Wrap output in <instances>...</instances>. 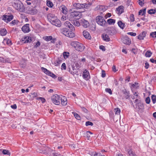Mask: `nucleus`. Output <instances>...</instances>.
Instances as JSON below:
<instances>
[{"mask_svg":"<svg viewBox=\"0 0 156 156\" xmlns=\"http://www.w3.org/2000/svg\"><path fill=\"white\" fill-rule=\"evenodd\" d=\"M2 153L4 154H7L9 155L10 154V153L9 151L5 149H4L3 150Z\"/></svg>","mask_w":156,"mask_h":156,"instance_id":"obj_42","label":"nucleus"},{"mask_svg":"<svg viewBox=\"0 0 156 156\" xmlns=\"http://www.w3.org/2000/svg\"><path fill=\"white\" fill-rule=\"evenodd\" d=\"M85 125L86 126H92L93 125V123L91 122L88 121L86 122Z\"/></svg>","mask_w":156,"mask_h":156,"instance_id":"obj_45","label":"nucleus"},{"mask_svg":"<svg viewBox=\"0 0 156 156\" xmlns=\"http://www.w3.org/2000/svg\"><path fill=\"white\" fill-rule=\"evenodd\" d=\"M61 98L57 94H55L53 95L51 98V100L53 103L57 105H59L60 103Z\"/></svg>","mask_w":156,"mask_h":156,"instance_id":"obj_5","label":"nucleus"},{"mask_svg":"<svg viewBox=\"0 0 156 156\" xmlns=\"http://www.w3.org/2000/svg\"><path fill=\"white\" fill-rule=\"evenodd\" d=\"M83 4L79 3H73V5L75 9H80L83 8Z\"/></svg>","mask_w":156,"mask_h":156,"instance_id":"obj_15","label":"nucleus"},{"mask_svg":"<svg viewBox=\"0 0 156 156\" xmlns=\"http://www.w3.org/2000/svg\"><path fill=\"white\" fill-rule=\"evenodd\" d=\"M62 62V61L59 58H58L56 60V63H55V66H57L58 65L61 63Z\"/></svg>","mask_w":156,"mask_h":156,"instance_id":"obj_47","label":"nucleus"},{"mask_svg":"<svg viewBox=\"0 0 156 156\" xmlns=\"http://www.w3.org/2000/svg\"><path fill=\"white\" fill-rule=\"evenodd\" d=\"M105 90L106 92L109 93L110 94H112V92L111 89L107 88L105 89Z\"/></svg>","mask_w":156,"mask_h":156,"instance_id":"obj_48","label":"nucleus"},{"mask_svg":"<svg viewBox=\"0 0 156 156\" xmlns=\"http://www.w3.org/2000/svg\"><path fill=\"white\" fill-rule=\"evenodd\" d=\"M51 23L53 25L58 27H60L61 26V23L60 21L57 18Z\"/></svg>","mask_w":156,"mask_h":156,"instance_id":"obj_16","label":"nucleus"},{"mask_svg":"<svg viewBox=\"0 0 156 156\" xmlns=\"http://www.w3.org/2000/svg\"><path fill=\"white\" fill-rule=\"evenodd\" d=\"M62 98H61L60 101H61L62 105L63 106L66 105L67 103V99L65 96H61Z\"/></svg>","mask_w":156,"mask_h":156,"instance_id":"obj_19","label":"nucleus"},{"mask_svg":"<svg viewBox=\"0 0 156 156\" xmlns=\"http://www.w3.org/2000/svg\"><path fill=\"white\" fill-rule=\"evenodd\" d=\"M72 114L74 115L75 118L76 119L78 120H80V116L77 113H75V112H72Z\"/></svg>","mask_w":156,"mask_h":156,"instance_id":"obj_34","label":"nucleus"},{"mask_svg":"<svg viewBox=\"0 0 156 156\" xmlns=\"http://www.w3.org/2000/svg\"><path fill=\"white\" fill-rule=\"evenodd\" d=\"M118 24L119 27L122 29H123L125 26V24L123 23L121 21H119L118 22Z\"/></svg>","mask_w":156,"mask_h":156,"instance_id":"obj_24","label":"nucleus"},{"mask_svg":"<svg viewBox=\"0 0 156 156\" xmlns=\"http://www.w3.org/2000/svg\"><path fill=\"white\" fill-rule=\"evenodd\" d=\"M130 20L131 22H133L134 21V16L133 14L130 15Z\"/></svg>","mask_w":156,"mask_h":156,"instance_id":"obj_50","label":"nucleus"},{"mask_svg":"<svg viewBox=\"0 0 156 156\" xmlns=\"http://www.w3.org/2000/svg\"><path fill=\"white\" fill-rule=\"evenodd\" d=\"M40 45V42L39 41H37L36 44L34 45V48H37Z\"/></svg>","mask_w":156,"mask_h":156,"instance_id":"obj_58","label":"nucleus"},{"mask_svg":"<svg viewBox=\"0 0 156 156\" xmlns=\"http://www.w3.org/2000/svg\"><path fill=\"white\" fill-rule=\"evenodd\" d=\"M100 154H99L98 153L94 151L91 152L90 154L91 156H99V155H100Z\"/></svg>","mask_w":156,"mask_h":156,"instance_id":"obj_41","label":"nucleus"},{"mask_svg":"<svg viewBox=\"0 0 156 156\" xmlns=\"http://www.w3.org/2000/svg\"><path fill=\"white\" fill-rule=\"evenodd\" d=\"M13 6L16 10L20 12H23L24 10L23 4L19 0L16 1L13 4Z\"/></svg>","mask_w":156,"mask_h":156,"instance_id":"obj_3","label":"nucleus"},{"mask_svg":"<svg viewBox=\"0 0 156 156\" xmlns=\"http://www.w3.org/2000/svg\"><path fill=\"white\" fill-rule=\"evenodd\" d=\"M7 31L5 29H2L0 30V34L2 36H4L7 34Z\"/></svg>","mask_w":156,"mask_h":156,"instance_id":"obj_25","label":"nucleus"},{"mask_svg":"<svg viewBox=\"0 0 156 156\" xmlns=\"http://www.w3.org/2000/svg\"><path fill=\"white\" fill-rule=\"evenodd\" d=\"M11 108L13 109H16L17 108V106L16 104H14L11 106Z\"/></svg>","mask_w":156,"mask_h":156,"instance_id":"obj_64","label":"nucleus"},{"mask_svg":"<svg viewBox=\"0 0 156 156\" xmlns=\"http://www.w3.org/2000/svg\"><path fill=\"white\" fill-rule=\"evenodd\" d=\"M49 74H48V75L52 77V78H55L56 76L54 73L51 72L50 71V73H49Z\"/></svg>","mask_w":156,"mask_h":156,"instance_id":"obj_56","label":"nucleus"},{"mask_svg":"<svg viewBox=\"0 0 156 156\" xmlns=\"http://www.w3.org/2000/svg\"><path fill=\"white\" fill-rule=\"evenodd\" d=\"M137 107L139 109H142L144 108V106L143 104L141 102V101L140 103H138V105L136 106V108Z\"/></svg>","mask_w":156,"mask_h":156,"instance_id":"obj_26","label":"nucleus"},{"mask_svg":"<svg viewBox=\"0 0 156 156\" xmlns=\"http://www.w3.org/2000/svg\"><path fill=\"white\" fill-rule=\"evenodd\" d=\"M93 133L90 131H87L86 134V136L87 137V139L88 140H89L90 139V134H92Z\"/></svg>","mask_w":156,"mask_h":156,"instance_id":"obj_37","label":"nucleus"},{"mask_svg":"<svg viewBox=\"0 0 156 156\" xmlns=\"http://www.w3.org/2000/svg\"><path fill=\"white\" fill-rule=\"evenodd\" d=\"M98 9H99L100 11H103L105 10L104 6L102 5H98L97 7Z\"/></svg>","mask_w":156,"mask_h":156,"instance_id":"obj_36","label":"nucleus"},{"mask_svg":"<svg viewBox=\"0 0 156 156\" xmlns=\"http://www.w3.org/2000/svg\"><path fill=\"white\" fill-rule=\"evenodd\" d=\"M148 12L149 14H154L155 13L156 11L154 9H151L148 10Z\"/></svg>","mask_w":156,"mask_h":156,"instance_id":"obj_44","label":"nucleus"},{"mask_svg":"<svg viewBox=\"0 0 156 156\" xmlns=\"http://www.w3.org/2000/svg\"><path fill=\"white\" fill-rule=\"evenodd\" d=\"M82 111L85 113H87L88 111L84 107H81Z\"/></svg>","mask_w":156,"mask_h":156,"instance_id":"obj_59","label":"nucleus"},{"mask_svg":"<svg viewBox=\"0 0 156 156\" xmlns=\"http://www.w3.org/2000/svg\"><path fill=\"white\" fill-rule=\"evenodd\" d=\"M73 31L69 30V29L66 27L62 28L60 29V31L62 34L71 38L74 37L75 36V33L72 32Z\"/></svg>","mask_w":156,"mask_h":156,"instance_id":"obj_2","label":"nucleus"},{"mask_svg":"<svg viewBox=\"0 0 156 156\" xmlns=\"http://www.w3.org/2000/svg\"><path fill=\"white\" fill-rule=\"evenodd\" d=\"M122 42L125 44L129 45L131 44V41L127 36L123 37L122 39Z\"/></svg>","mask_w":156,"mask_h":156,"instance_id":"obj_10","label":"nucleus"},{"mask_svg":"<svg viewBox=\"0 0 156 156\" xmlns=\"http://www.w3.org/2000/svg\"><path fill=\"white\" fill-rule=\"evenodd\" d=\"M147 32L146 31H143L138 36H137V38L140 40H143L144 38L146 36Z\"/></svg>","mask_w":156,"mask_h":156,"instance_id":"obj_17","label":"nucleus"},{"mask_svg":"<svg viewBox=\"0 0 156 156\" xmlns=\"http://www.w3.org/2000/svg\"><path fill=\"white\" fill-rule=\"evenodd\" d=\"M22 30L24 33L29 32L30 30L29 28V24H26L24 25L22 28Z\"/></svg>","mask_w":156,"mask_h":156,"instance_id":"obj_13","label":"nucleus"},{"mask_svg":"<svg viewBox=\"0 0 156 156\" xmlns=\"http://www.w3.org/2000/svg\"><path fill=\"white\" fill-rule=\"evenodd\" d=\"M109 25L114 24L115 22V20L112 19H109L107 21Z\"/></svg>","mask_w":156,"mask_h":156,"instance_id":"obj_27","label":"nucleus"},{"mask_svg":"<svg viewBox=\"0 0 156 156\" xmlns=\"http://www.w3.org/2000/svg\"><path fill=\"white\" fill-rule=\"evenodd\" d=\"M41 69L45 74L47 75H48L49 74V73H50V71L47 70L46 69L43 67H42L41 68Z\"/></svg>","mask_w":156,"mask_h":156,"instance_id":"obj_33","label":"nucleus"},{"mask_svg":"<svg viewBox=\"0 0 156 156\" xmlns=\"http://www.w3.org/2000/svg\"><path fill=\"white\" fill-rule=\"evenodd\" d=\"M80 23L82 26L85 28L89 26L88 22L84 19H82L80 20Z\"/></svg>","mask_w":156,"mask_h":156,"instance_id":"obj_18","label":"nucleus"},{"mask_svg":"<svg viewBox=\"0 0 156 156\" xmlns=\"http://www.w3.org/2000/svg\"><path fill=\"white\" fill-rule=\"evenodd\" d=\"M151 98L153 103L155 104L156 102V95H152Z\"/></svg>","mask_w":156,"mask_h":156,"instance_id":"obj_38","label":"nucleus"},{"mask_svg":"<svg viewBox=\"0 0 156 156\" xmlns=\"http://www.w3.org/2000/svg\"><path fill=\"white\" fill-rule=\"evenodd\" d=\"M38 98L41 100L43 103L45 102L46 101L45 99L44 98L42 97H39Z\"/></svg>","mask_w":156,"mask_h":156,"instance_id":"obj_62","label":"nucleus"},{"mask_svg":"<svg viewBox=\"0 0 156 156\" xmlns=\"http://www.w3.org/2000/svg\"><path fill=\"white\" fill-rule=\"evenodd\" d=\"M51 151V149L48 148L46 147V149L45 150H44V151H43V153L44 154H48Z\"/></svg>","mask_w":156,"mask_h":156,"instance_id":"obj_39","label":"nucleus"},{"mask_svg":"<svg viewBox=\"0 0 156 156\" xmlns=\"http://www.w3.org/2000/svg\"><path fill=\"white\" fill-rule=\"evenodd\" d=\"M83 78L86 80L90 78V76L89 71L86 69L84 70L83 73Z\"/></svg>","mask_w":156,"mask_h":156,"instance_id":"obj_11","label":"nucleus"},{"mask_svg":"<svg viewBox=\"0 0 156 156\" xmlns=\"http://www.w3.org/2000/svg\"><path fill=\"white\" fill-rule=\"evenodd\" d=\"M138 1H139L138 2H139V5L140 6H142L144 3V0H139Z\"/></svg>","mask_w":156,"mask_h":156,"instance_id":"obj_46","label":"nucleus"},{"mask_svg":"<svg viewBox=\"0 0 156 156\" xmlns=\"http://www.w3.org/2000/svg\"><path fill=\"white\" fill-rule=\"evenodd\" d=\"M150 35L153 37H156V31L151 33Z\"/></svg>","mask_w":156,"mask_h":156,"instance_id":"obj_51","label":"nucleus"},{"mask_svg":"<svg viewBox=\"0 0 156 156\" xmlns=\"http://www.w3.org/2000/svg\"><path fill=\"white\" fill-rule=\"evenodd\" d=\"M64 26L69 28L71 31H75V28L74 26L69 21H66L64 23Z\"/></svg>","mask_w":156,"mask_h":156,"instance_id":"obj_12","label":"nucleus"},{"mask_svg":"<svg viewBox=\"0 0 156 156\" xmlns=\"http://www.w3.org/2000/svg\"><path fill=\"white\" fill-rule=\"evenodd\" d=\"M60 9L61 11L64 14H66L67 13V9L66 6L62 5L61 6Z\"/></svg>","mask_w":156,"mask_h":156,"instance_id":"obj_20","label":"nucleus"},{"mask_svg":"<svg viewBox=\"0 0 156 156\" xmlns=\"http://www.w3.org/2000/svg\"><path fill=\"white\" fill-rule=\"evenodd\" d=\"M61 68L62 69L65 70L66 69V64L64 63L62 64Z\"/></svg>","mask_w":156,"mask_h":156,"instance_id":"obj_55","label":"nucleus"},{"mask_svg":"<svg viewBox=\"0 0 156 156\" xmlns=\"http://www.w3.org/2000/svg\"><path fill=\"white\" fill-rule=\"evenodd\" d=\"M141 101V100L139 99H136L134 101V103H135L136 106L138 105V103H140Z\"/></svg>","mask_w":156,"mask_h":156,"instance_id":"obj_49","label":"nucleus"},{"mask_svg":"<svg viewBox=\"0 0 156 156\" xmlns=\"http://www.w3.org/2000/svg\"><path fill=\"white\" fill-rule=\"evenodd\" d=\"M99 48L103 51H105L106 50L105 47L103 45H100L99 46Z\"/></svg>","mask_w":156,"mask_h":156,"instance_id":"obj_57","label":"nucleus"},{"mask_svg":"<svg viewBox=\"0 0 156 156\" xmlns=\"http://www.w3.org/2000/svg\"><path fill=\"white\" fill-rule=\"evenodd\" d=\"M129 92L126 89H124L122 90V94L121 97L122 98V99H128L130 97Z\"/></svg>","mask_w":156,"mask_h":156,"instance_id":"obj_6","label":"nucleus"},{"mask_svg":"<svg viewBox=\"0 0 156 156\" xmlns=\"http://www.w3.org/2000/svg\"><path fill=\"white\" fill-rule=\"evenodd\" d=\"M152 54V52L150 51H147L146 53L145 56L147 57H150Z\"/></svg>","mask_w":156,"mask_h":156,"instance_id":"obj_35","label":"nucleus"},{"mask_svg":"<svg viewBox=\"0 0 156 156\" xmlns=\"http://www.w3.org/2000/svg\"><path fill=\"white\" fill-rule=\"evenodd\" d=\"M51 36H45L43 37V39L45 41H48L52 39Z\"/></svg>","mask_w":156,"mask_h":156,"instance_id":"obj_30","label":"nucleus"},{"mask_svg":"<svg viewBox=\"0 0 156 156\" xmlns=\"http://www.w3.org/2000/svg\"><path fill=\"white\" fill-rule=\"evenodd\" d=\"M115 112L116 114H119L120 113V110L118 108H116L115 109Z\"/></svg>","mask_w":156,"mask_h":156,"instance_id":"obj_43","label":"nucleus"},{"mask_svg":"<svg viewBox=\"0 0 156 156\" xmlns=\"http://www.w3.org/2000/svg\"><path fill=\"white\" fill-rule=\"evenodd\" d=\"M13 18V16L12 15H4L2 16V19L4 20L5 22L8 23L12 20Z\"/></svg>","mask_w":156,"mask_h":156,"instance_id":"obj_8","label":"nucleus"},{"mask_svg":"<svg viewBox=\"0 0 156 156\" xmlns=\"http://www.w3.org/2000/svg\"><path fill=\"white\" fill-rule=\"evenodd\" d=\"M106 76V74L105 73V71L103 70L102 71V73H101V76L102 77L104 78Z\"/></svg>","mask_w":156,"mask_h":156,"instance_id":"obj_61","label":"nucleus"},{"mask_svg":"<svg viewBox=\"0 0 156 156\" xmlns=\"http://www.w3.org/2000/svg\"><path fill=\"white\" fill-rule=\"evenodd\" d=\"M145 101L147 104H149L150 103L151 100L149 97H147L146 98Z\"/></svg>","mask_w":156,"mask_h":156,"instance_id":"obj_52","label":"nucleus"},{"mask_svg":"<svg viewBox=\"0 0 156 156\" xmlns=\"http://www.w3.org/2000/svg\"><path fill=\"white\" fill-rule=\"evenodd\" d=\"M47 18L51 23L57 18V17L55 16L54 14L51 13L48 14L47 16Z\"/></svg>","mask_w":156,"mask_h":156,"instance_id":"obj_9","label":"nucleus"},{"mask_svg":"<svg viewBox=\"0 0 156 156\" xmlns=\"http://www.w3.org/2000/svg\"><path fill=\"white\" fill-rule=\"evenodd\" d=\"M116 11L118 12V14L120 15L124 12L123 7L120 5L116 8Z\"/></svg>","mask_w":156,"mask_h":156,"instance_id":"obj_22","label":"nucleus"},{"mask_svg":"<svg viewBox=\"0 0 156 156\" xmlns=\"http://www.w3.org/2000/svg\"><path fill=\"white\" fill-rule=\"evenodd\" d=\"M83 4V8L87 9L91 6L92 4L91 3H84Z\"/></svg>","mask_w":156,"mask_h":156,"instance_id":"obj_31","label":"nucleus"},{"mask_svg":"<svg viewBox=\"0 0 156 156\" xmlns=\"http://www.w3.org/2000/svg\"><path fill=\"white\" fill-rule=\"evenodd\" d=\"M102 37L103 40L105 41L108 42L110 40L109 36L106 34H102Z\"/></svg>","mask_w":156,"mask_h":156,"instance_id":"obj_23","label":"nucleus"},{"mask_svg":"<svg viewBox=\"0 0 156 156\" xmlns=\"http://www.w3.org/2000/svg\"><path fill=\"white\" fill-rule=\"evenodd\" d=\"M71 45L78 51L81 52L83 51L85 47L83 45L77 41H73L70 43Z\"/></svg>","mask_w":156,"mask_h":156,"instance_id":"obj_1","label":"nucleus"},{"mask_svg":"<svg viewBox=\"0 0 156 156\" xmlns=\"http://www.w3.org/2000/svg\"><path fill=\"white\" fill-rule=\"evenodd\" d=\"M146 8L140 10L139 12V15L143 16L145 14Z\"/></svg>","mask_w":156,"mask_h":156,"instance_id":"obj_29","label":"nucleus"},{"mask_svg":"<svg viewBox=\"0 0 156 156\" xmlns=\"http://www.w3.org/2000/svg\"><path fill=\"white\" fill-rule=\"evenodd\" d=\"M72 23L74 25L79 27L80 25V23L77 20V19L76 20H73V22Z\"/></svg>","mask_w":156,"mask_h":156,"instance_id":"obj_28","label":"nucleus"},{"mask_svg":"<svg viewBox=\"0 0 156 156\" xmlns=\"http://www.w3.org/2000/svg\"><path fill=\"white\" fill-rule=\"evenodd\" d=\"M18 22V20H13L10 23L12 24L13 25H14L15 24H16Z\"/></svg>","mask_w":156,"mask_h":156,"instance_id":"obj_53","label":"nucleus"},{"mask_svg":"<svg viewBox=\"0 0 156 156\" xmlns=\"http://www.w3.org/2000/svg\"><path fill=\"white\" fill-rule=\"evenodd\" d=\"M47 5L49 7H52L53 5V4L52 2L50 1V0H47L46 1Z\"/></svg>","mask_w":156,"mask_h":156,"instance_id":"obj_32","label":"nucleus"},{"mask_svg":"<svg viewBox=\"0 0 156 156\" xmlns=\"http://www.w3.org/2000/svg\"><path fill=\"white\" fill-rule=\"evenodd\" d=\"M70 16L71 17H73L75 19H79L82 16V13L78 11H74L71 13Z\"/></svg>","mask_w":156,"mask_h":156,"instance_id":"obj_7","label":"nucleus"},{"mask_svg":"<svg viewBox=\"0 0 156 156\" xmlns=\"http://www.w3.org/2000/svg\"><path fill=\"white\" fill-rule=\"evenodd\" d=\"M69 53L68 52H64L63 53V55L65 58H66L69 57Z\"/></svg>","mask_w":156,"mask_h":156,"instance_id":"obj_40","label":"nucleus"},{"mask_svg":"<svg viewBox=\"0 0 156 156\" xmlns=\"http://www.w3.org/2000/svg\"><path fill=\"white\" fill-rule=\"evenodd\" d=\"M96 21L98 24L102 26H104L106 23V21L103 17L100 16L96 17Z\"/></svg>","mask_w":156,"mask_h":156,"instance_id":"obj_4","label":"nucleus"},{"mask_svg":"<svg viewBox=\"0 0 156 156\" xmlns=\"http://www.w3.org/2000/svg\"><path fill=\"white\" fill-rule=\"evenodd\" d=\"M127 34L130 35L132 36H135L136 35V33L133 32H128L127 33Z\"/></svg>","mask_w":156,"mask_h":156,"instance_id":"obj_54","label":"nucleus"},{"mask_svg":"<svg viewBox=\"0 0 156 156\" xmlns=\"http://www.w3.org/2000/svg\"><path fill=\"white\" fill-rule=\"evenodd\" d=\"M24 43L30 42L32 41L31 38L29 36L24 37L21 40Z\"/></svg>","mask_w":156,"mask_h":156,"instance_id":"obj_14","label":"nucleus"},{"mask_svg":"<svg viewBox=\"0 0 156 156\" xmlns=\"http://www.w3.org/2000/svg\"><path fill=\"white\" fill-rule=\"evenodd\" d=\"M67 70L72 74L73 75L75 74V73L74 72H73L71 71L70 68L68 67Z\"/></svg>","mask_w":156,"mask_h":156,"instance_id":"obj_60","label":"nucleus"},{"mask_svg":"<svg viewBox=\"0 0 156 156\" xmlns=\"http://www.w3.org/2000/svg\"><path fill=\"white\" fill-rule=\"evenodd\" d=\"M83 35L88 40H90L91 39L90 35L88 32L84 31L83 32Z\"/></svg>","mask_w":156,"mask_h":156,"instance_id":"obj_21","label":"nucleus"},{"mask_svg":"<svg viewBox=\"0 0 156 156\" xmlns=\"http://www.w3.org/2000/svg\"><path fill=\"white\" fill-rule=\"evenodd\" d=\"M145 68L146 69H148L149 68V64L148 62H146L145 63Z\"/></svg>","mask_w":156,"mask_h":156,"instance_id":"obj_63","label":"nucleus"}]
</instances>
